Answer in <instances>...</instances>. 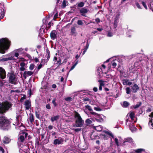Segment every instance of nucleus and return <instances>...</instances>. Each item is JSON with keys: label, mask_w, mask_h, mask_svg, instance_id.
I'll use <instances>...</instances> for the list:
<instances>
[{"label": "nucleus", "mask_w": 153, "mask_h": 153, "mask_svg": "<svg viewBox=\"0 0 153 153\" xmlns=\"http://www.w3.org/2000/svg\"><path fill=\"white\" fill-rule=\"evenodd\" d=\"M98 82H100L99 90L100 91H101L102 89V86H103L104 85V82L102 80H98Z\"/></svg>", "instance_id": "nucleus-17"}, {"label": "nucleus", "mask_w": 153, "mask_h": 153, "mask_svg": "<svg viewBox=\"0 0 153 153\" xmlns=\"http://www.w3.org/2000/svg\"><path fill=\"white\" fill-rule=\"evenodd\" d=\"M131 87L132 92L134 93L137 92L139 89L138 86L136 84H134L133 85L131 86Z\"/></svg>", "instance_id": "nucleus-14"}, {"label": "nucleus", "mask_w": 153, "mask_h": 153, "mask_svg": "<svg viewBox=\"0 0 153 153\" xmlns=\"http://www.w3.org/2000/svg\"><path fill=\"white\" fill-rule=\"evenodd\" d=\"M67 4V5L68 4V1H66V0H64L62 3V7L63 8H65Z\"/></svg>", "instance_id": "nucleus-24"}, {"label": "nucleus", "mask_w": 153, "mask_h": 153, "mask_svg": "<svg viewBox=\"0 0 153 153\" xmlns=\"http://www.w3.org/2000/svg\"><path fill=\"white\" fill-rule=\"evenodd\" d=\"M6 77V72L5 70L0 67V79H3Z\"/></svg>", "instance_id": "nucleus-7"}, {"label": "nucleus", "mask_w": 153, "mask_h": 153, "mask_svg": "<svg viewBox=\"0 0 153 153\" xmlns=\"http://www.w3.org/2000/svg\"><path fill=\"white\" fill-rule=\"evenodd\" d=\"M126 93L127 94H129L131 93V90L129 87H127L126 88Z\"/></svg>", "instance_id": "nucleus-37"}, {"label": "nucleus", "mask_w": 153, "mask_h": 153, "mask_svg": "<svg viewBox=\"0 0 153 153\" xmlns=\"http://www.w3.org/2000/svg\"><path fill=\"white\" fill-rule=\"evenodd\" d=\"M90 138L92 140H93L97 138V137L99 138V137L98 135L95 133V131H92L90 135Z\"/></svg>", "instance_id": "nucleus-15"}, {"label": "nucleus", "mask_w": 153, "mask_h": 153, "mask_svg": "<svg viewBox=\"0 0 153 153\" xmlns=\"http://www.w3.org/2000/svg\"><path fill=\"white\" fill-rule=\"evenodd\" d=\"M12 60V58L11 57H8L7 58H4L0 59V62H4L5 61H7L8 60Z\"/></svg>", "instance_id": "nucleus-28"}, {"label": "nucleus", "mask_w": 153, "mask_h": 153, "mask_svg": "<svg viewBox=\"0 0 153 153\" xmlns=\"http://www.w3.org/2000/svg\"><path fill=\"white\" fill-rule=\"evenodd\" d=\"M74 117L76 119L75 127H82L84 123V121L82 120L78 112H76Z\"/></svg>", "instance_id": "nucleus-4"}, {"label": "nucleus", "mask_w": 153, "mask_h": 153, "mask_svg": "<svg viewBox=\"0 0 153 153\" xmlns=\"http://www.w3.org/2000/svg\"><path fill=\"white\" fill-rule=\"evenodd\" d=\"M11 42L7 38H3L0 39V53L4 54L6 51L9 48Z\"/></svg>", "instance_id": "nucleus-1"}, {"label": "nucleus", "mask_w": 153, "mask_h": 153, "mask_svg": "<svg viewBox=\"0 0 153 153\" xmlns=\"http://www.w3.org/2000/svg\"><path fill=\"white\" fill-rule=\"evenodd\" d=\"M142 4L144 6V8L146 10L147 9V6H146V3L143 1H142Z\"/></svg>", "instance_id": "nucleus-45"}, {"label": "nucleus", "mask_w": 153, "mask_h": 153, "mask_svg": "<svg viewBox=\"0 0 153 153\" xmlns=\"http://www.w3.org/2000/svg\"><path fill=\"white\" fill-rule=\"evenodd\" d=\"M118 23V19L117 18H115L114 22V27L115 28H116L117 27Z\"/></svg>", "instance_id": "nucleus-19"}, {"label": "nucleus", "mask_w": 153, "mask_h": 153, "mask_svg": "<svg viewBox=\"0 0 153 153\" xmlns=\"http://www.w3.org/2000/svg\"><path fill=\"white\" fill-rule=\"evenodd\" d=\"M33 72L30 71H24L23 75L24 79H26L27 76H31L33 74Z\"/></svg>", "instance_id": "nucleus-12"}, {"label": "nucleus", "mask_w": 153, "mask_h": 153, "mask_svg": "<svg viewBox=\"0 0 153 153\" xmlns=\"http://www.w3.org/2000/svg\"><path fill=\"white\" fill-rule=\"evenodd\" d=\"M129 128L132 132L135 131L137 129L136 128L134 127L133 125L129 126Z\"/></svg>", "instance_id": "nucleus-29"}, {"label": "nucleus", "mask_w": 153, "mask_h": 153, "mask_svg": "<svg viewBox=\"0 0 153 153\" xmlns=\"http://www.w3.org/2000/svg\"><path fill=\"white\" fill-rule=\"evenodd\" d=\"M84 4L85 3L82 1L77 3L76 5H77L76 7H77V9H79V7H82L84 6Z\"/></svg>", "instance_id": "nucleus-18"}, {"label": "nucleus", "mask_w": 153, "mask_h": 153, "mask_svg": "<svg viewBox=\"0 0 153 153\" xmlns=\"http://www.w3.org/2000/svg\"><path fill=\"white\" fill-rule=\"evenodd\" d=\"M42 63H40V64L38 65L37 67V69L38 70H39L42 67Z\"/></svg>", "instance_id": "nucleus-55"}, {"label": "nucleus", "mask_w": 153, "mask_h": 153, "mask_svg": "<svg viewBox=\"0 0 153 153\" xmlns=\"http://www.w3.org/2000/svg\"><path fill=\"white\" fill-rule=\"evenodd\" d=\"M62 63V60L60 58H59L58 60L57 61V62L56 63V64H58V66L56 68V69L58 68V67Z\"/></svg>", "instance_id": "nucleus-33"}, {"label": "nucleus", "mask_w": 153, "mask_h": 153, "mask_svg": "<svg viewBox=\"0 0 153 153\" xmlns=\"http://www.w3.org/2000/svg\"><path fill=\"white\" fill-rule=\"evenodd\" d=\"M59 119V116H55L53 117H51V120L52 122H53L54 121L57 120Z\"/></svg>", "instance_id": "nucleus-23"}, {"label": "nucleus", "mask_w": 153, "mask_h": 153, "mask_svg": "<svg viewBox=\"0 0 153 153\" xmlns=\"http://www.w3.org/2000/svg\"><path fill=\"white\" fill-rule=\"evenodd\" d=\"M85 107L86 108L88 109L90 111H92V109L91 108V107L89 105H86L85 106Z\"/></svg>", "instance_id": "nucleus-40"}, {"label": "nucleus", "mask_w": 153, "mask_h": 153, "mask_svg": "<svg viewBox=\"0 0 153 153\" xmlns=\"http://www.w3.org/2000/svg\"><path fill=\"white\" fill-rule=\"evenodd\" d=\"M65 100L67 102H70L72 100V98L71 97H68L65 98Z\"/></svg>", "instance_id": "nucleus-39"}, {"label": "nucleus", "mask_w": 153, "mask_h": 153, "mask_svg": "<svg viewBox=\"0 0 153 153\" xmlns=\"http://www.w3.org/2000/svg\"><path fill=\"white\" fill-rule=\"evenodd\" d=\"M56 31L55 30H53L51 31L50 33V36L51 39L52 40H54L56 38Z\"/></svg>", "instance_id": "nucleus-13"}, {"label": "nucleus", "mask_w": 153, "mask_h": 153, "mask_svg": "<svg viewBox=\"0 0 153 153\" xmlns=\"http://www.w3.org/2000/svg\"><path fill=\"white\" fill-rule=\"evenodd\" d=\"M100 70H102L101 68H100V69L99 68L98 69H97V72L99 76H100Z\"/></svg>", "instance_id": "nucleus-60"}, {"label": "nucleus", "mask_w": 153, "mask_h": 153, "mask_svg": "<svg viewBox=\"0 0 153 153\" xmlns=\"http://www.w3.org/2000/svg\"><path fill=\"white\" fill-rule=\"evenodd\" d=\"M5 12V8L4 4L0 3V19H2L4 16Z\"/></svg>", "instance_id": "nucleus-6"}, {"label": "nucleus", "mask_w": 153, "mask_h": 153, "mask_svg": "<svg viewBox=\"0 0 153 153\" xmlns=\"http://www.w3.org/2000/svg\"><path fill=\"white\" fill-rule=\"evenodd\" d=\"M128 81V79H123L122 80V83L123 85H127V83Z\"/></svg>", "instance_id": "nucleus-31"}, {"label": "nucleus", "mask_w": 153, "mask_h": 153, "mask_svg": "<svg viewBox=\"0 0 153 153\" xmlns=\"http://www.w3.org/2000/svg\"><path fill=\"white\" fill-rule=\"evenodd\" d=\"M46 108L48 109H51V106L49 104H47L45 106Z\"/></svg>", "instance_id": "nucleus-49"}, {"label": "nucleus", "mask_w": 153, "mask_h": 153, "mask_svg": "<svg viewBox=\"0 0 153 153\" xmlns=\"http://www.w3.org/2000/svg\"><path fill=\"white\" fill-rule=\"evenodd\" d=\"M25 138L23 135H20L19 139L21 142L23 143L25 140Z\"/></svg>", "instance_id": "nucleus-27"}, {"label": "nucleus", "mask_w": 153, "mask_h": 153, "mask_svg": "<svg viewBox=\"0 0 153 153\" xmlns=\"http://www.w3.org/2000/svg\"><path fill=\"white\" fill-rule=\"evenodd\" d=\"M129 103L126 101H124L123 102V106L124 107H127L129 106Z\"/></svg>", "instance_id": "nucleus-32"}, {"label": "nucleus", "mask_w": 153, "mask_h": 153, "mask_svg": "<svg viewBox=\"0 0 153 153\" xmlns=\"http://www.w3.org/2000/svg\"><path fill=\"white\" fill-rule=\"evenodd\" d=\"M74 131L76 132H78L81 130V128H76L74 129Z\"/></svg>", "instance_id": "nucleus-50"}, {"label": "nucleus", "mask_w": 153, "mask_h": 153, "mask_svg": "<svg viewBox=\"0 0 153 153\" xmlns=\"http://www.w3.org/2000/svg\"><path fill=\"white\" fill-rule=\"evenodd\" d=\"M70 35L74 37H76L78 34V33L76 30L75 27H71V31L70 33Z\"/></svg>", "instance_id": "nucleus-8"}, {"label": "nucleus", "mask_w": 153, "mask_h": 153, "mask_svg": "<svg viewBox=\"0 0 153 153\" xmlns=\"http://www.w3.org/2000/svg\"><path fill=\"white\" fill-rule=\"evenodd\" d=\"M136 153H141L142 152H145V150L144 149H137L134 150Z\"/></svg>", "instance_id": "nucleus-21"}, {"label": "nucleus", "mask_w": 153, "mask_h": 153, "mask_svg": "<svg viewBox=\"0 0 153 153\" xmlns=\"http://www.w3.org/2000/svg\"><path fill=\"white\" fill-rule=\"evenodd\" d=\"M79 12L81 16L86 17L85 14L88 12V10L85 7H82L79 9Z\"/></svg>", "instance_id": "nucleus-10"}, {"label": "nucleus", "mask_w": 153, "mask_h": 153, "mask_svg": "<svg viewBox=\"0 0 153 153\" xmlns=\"http://www.w3.org/2000/svg\"><path fill=\"white\" fill-rule=\"evenodd\" d=\"M13 104L7 101L0 102V114L4 115L11 108Z\"/></svg>", "instance_id": "nucleus-3"}, {"label": "nucleus", "mask_w": 153, "mask_h": 153, "mask_svg": "<svg viewBox=\"0 0 153 153\" xmlns=\"http://www.w3.org/2000/svg\"><path fill=\"white\" fill-rule=\"evenodd\" d=\"M113 68H115L117 65V63L115 62H113L112 64Z\"/></svg>", "instance_id": "nucleus-61"}, {"label": "nucleus", "mask_w": 153, "mask_h": 153, "mask_svg": "<svg viewBox=\"0 0 153 153\" xmlns=\"http://www.w3.org/2000/svg\"><path fill=\"white\" fill-rule=\"evenodd\" d=\"M135 114L133 112H131L129 114V116L130 118H134V117Z\"/></svg>", "instance_id": "nucleus-42"}, {"label": "nucleus", "mask_w": 153, "mask_h": 153, "mask_svg": "<svg viewBox=\"0 0 153 153\" xmlns=\"http://www.w3.org/2000/svg\"><path fill=\"white\" fill-rule=\"evenodd\" d=\"M94 109L95 110L98 111H100L102 110V109L100 108L97 107H94Z\"/></svg>", "instance_id": "nucleus-48"}, {"label": "nucleus", "mask_w": 153, "mask_h": 153, "mask_svg": "<svg viewBox=\"0 0 153 153\" xmlns=\"http://www.w3.org/2000/svg\"><path fill=\"white\" fill-rule=\"evenodd\" d=\"M85 122L86 124L87 125L91 124L92 123V121L88 119H87L86 120Z\"/></svg>", "instance_id": "nucleus-35"}, {"label": "nucleus", "mask_w": 153, "mask_h": 153, "mask_svg": "<svg viewBox=\"0 0 153 153\" xmlns=\"http://www.w3.org/2000/svg\"><path fill=\"white\" fill-rule=\"evenodd\" d=\"M46 60H45V59H42L41 63H42L44 64L45 63L47 62H46Z\"/></svg>", "instance_id": "nucleus-64"}, {"label": "nucleus", "mask_w": 153, "mask_h": 153, "mask_svg": "<svg viewBox=\"0 0 153 153\" xmlns=\"http://www.w3.org/2000/svg\"><path fill=\"white\" fill-rule=\"evenodd\" d=\"M29 119L30 122L32 124L34 120V117L33 114H30Z\"/></svg>", "instance_id": "nucleus-26"}, {"label": "nucleus", "mask_w": 153, "mask_h": 153, "mask_svg": "<svg viewBox=\"0 0 153 153\" xmlns=\"http://www.w3.org/2000/svg\"><path fill=\"white\" fill-rule=\"evenodd\" d=\"M77 23L78 25H82L83 24L82 21L81 20H78Z\"/></svg>", "instance_id": "nucleus-44"}, {"label": "nucleus", "mask_w": 153, "mask_h": 153, "mask_svg": "<svg viewBox=\"0 0 153 153\" xmlns=\"http://www.w3.org/2000/svg\"><path fill=\"white\" fill-rule=\"evenodd\" d=\"M11 121L6 117L0 116V128L5 131H8L11 128Z\"/></svg>", "instance_id": "nucleus-2"}, {"label": "nucleus", "mask_w": 153, "mask_h": 153, "mask_svg": "<svg viewBox=\"0 0 153 153\" xmlns=\"http://www.w3.org/2000/svg\"><path fill=\"white\" fill-rule=\"evenodd\" d=\"M47 54L45 56L47 58L46 61V62H47L50 57V53L49 51L48 50H47Z\"/></svg>", "instance_id": "nucleus-20"}, {"label": "nucleus", "mask_w": 153, "mask_h": 153, "mask_svg": "<svg viewBox=\"0 0 153 153\" xmlns=\"http://www.w3.org/2000/svg\"><path fill=\"white\" fill-rule=\"evenodd\" d=\"M20 65L21 67H24L25 65V63L24 62H22L20 63Z\"/></svg>", "instance_id": "nucleus-59"}, {"label": "nucleus", "mask_w": 153, "mask_h": 153, "mask_svg": "<svg viewBox=\"0 0 153 153\" xmlns=\"http://www.w3.org/2000/svg\"><path fill=\"white\" fill-rule=\"evenodd\" d=\"M132 139L131 138H128L125 139V141L123 142L124 144L126 142L131 143L132 142Z\"/></svg>", "instance_id": "nucleus-30"}, {"label": "nucleus", "mask_w": 153, "mask_h": 153, "mask_svg": "<svg viewBox=\"0 0 153 153\" xmlns=\"http://www.w3.org/2000/svg\"><path fill=\"white\" fill-rule=\"evenodd\" d=\"M142 104V102H137V103L133 106V108L134 109H136L140 107Z\"/></svg>", "instance_id": "nucleus-22"}, {"label": "nucleus", "mask_w": 153, "mask_h": 153, "mask_svg": "<svg viewBox=\"0 0 153 153\" xmlns=\"http://www.w3.org/2000/svg\"><path fill=\"white\" fill-rule=\"evenodd\" d=\"M105 132L106 134L109 135L112 138H114V136L111 133L108 131H105Z\"/></svg>", "instance_id": "nucleus-34"}, {"label": "nucleus", "mask_w": 153, "mask_h": 153, "mask_svg": "<svg viewBox=\"0 0 153 153\" xmlns=\"http://www.w3.org/2000/svg\"><path fill=\"white\" fill-rule=\"evenodd\" d=\"M97 24H98L100 22V20L99 18H97L95 19Z\"/></svg>", "instance_id": "nucleus-52"}, {"label": "nucleus", "mask_w": 153, "mask_h": 153, "mask_svg": "<svg viewBox=\"0 0 153 153\" xmlns=\"http://www.w3.org/2000/svg\"><path fill=\"white\" fill-rule=\"evenodd\" d=\"M24 105L25 106V109L29 110L31 106V102L30 100H26L25 102Z\"/></svg>", "instance_id": "nucleus-11"}, {"label": "nucleus", "mask_w": 153, "mask_h": 153, "mask_svg": "<svg viewBox=\"0 0 153 153\" xmlns=\"http://www.w3.org/2000/svg\"><path fill=\"white\" fill-rule=\"evenodd\" d=\"M35 115L36 117L38 119L40 118L39 115L38 113V112L37 111H36L35 112Z\"/></svg>", "instance_id": "nucleus-46"}, {"label": "nucleus", "mask_w": 153, "mask_h": 153, "mask_svg": "<svg viewBox=\"0 0 153 153\" xmlns=\"http://www.w3.org/2000/svg\"><path fill=\"white\" fill-rule=\"evenodd\" d=\"M26 56L30 59L32 60V57L29 54H27L26 55Z\"/></svg>", "instance_id": "nucleus-51"}, {"label": "nucleus", "mask_w": 153, "mask_h": 153, "mask_svg": "<svg viewBox=\"0 0 153 153\" xmlns=\"http://www.w3.org/2000/svg\"><path fill=\"white\" fill-rule=\"evenodd\" d=\"M7 74V76L9 77V82L11 84L16 85L17 84V80L16 75L13 73H8Z\"/></svg>", "instance_id": "nucleus-5"}, {"label": "nucleus", "mask_w": 153, "mask_h": 153, "mask_svg": "<svg viewBox=\"0 0 153 153\" xmlns=\"http://www.w3.org/2000/svg\"><path fill=\"white\" fill-rule=\"evenodd\" d=\"M83 100L85 102L86 101H89V103H91V100H90L89 98H88V97H86L85 98H84L83 99Z\"/></svg>", "instance_id": "nucleus-43"}, {"label": "nucleus", "mask_w": 153, "mask_h": 153, "mask_svg": "<svg viewBox=\"0 0 153 153\" xmlns=\"http://www.w3.org/2000/svg\"><path fill=\"white\" fill-rule=\"evenodd\" d=\"M10 141V139L7 136H5L2 140L3 142L5 144L9 143Z\"/></svg>", "instance_id": "nucleus-16"}, {"label": "nucleus", "mask_w": 153, "mask_h": 153, "mask_svg": "<svg viewBox=\"0 0 153 153\" xmlns=\"http://www.w3.org/2000/svg\"><path fill=\"white\" fill-rule=\"evenodd\" d=\"M115 143L116 144V145L117 146H119V142L117 138H115L114 140Z\"/></svg>", "instance_id": "nucleus-47"}, {"label": "nucleus", "mask_w": 153, "mask_h": 153, "mask_svg": "<svg viewBox=\"0 0 153 153\" xmlns=\"http://www.w3.org/2000/svg\"><path fill=\"white\" fill-rule=\"evenodd\" d=\"M120 65H119L118 68H117V70L121 74H123V71L119 69V68H120Z\"/></svg>", "instance_id": "nucleus-54"}, {"label": "nucleus", "mask_w": 153, "mask_h": 153, "mask_svg": "<svg viewBox=\"0 0 153 153\" xmlns=\"http://www.w3.org/2000/svg\"><path fill=\"white\" fill-rule=\"evenodd\" d=\"M148 6L149 8L152 10V9H153V8L152 7L151 4H150L149 3L148 4Z\"/></svg>", "instance_id": "nucleus-63"}, {"label": "nucleus", "mask_w": 153, "mask_h": 153, "mask_svg": "<svg viewBox=\"0 0 153 153\" xmlns=\"http://www.w3.org/2000/svg\"><path fill=\"white\" fill-rule=\"evenodd\" d=\"M56 99L55 98H54L52 101V103L53 105V106L54 107H56L57 104L56 102Z\"/></svg>", "instance_id": "nucleus-38"}, {"label": "nucleus", "mask_w": 153, "mask_h": 153, "mask_svg": "<svg viewBox=\"0 0 153 153\" xmlns=\"http://www.w3.org/2000/svg\"><path fill=\"white\" fill-rule=\"evenodd\" d=\"M135 4H136V5L137 6V7L139 9H141V8L140 5L137 2H136L135 3Z\"/></svg>", "instance_id": "nucleus-53"}, {"label": "nucleus", "mask_w": 153, "mask_h": 153, "mask_svg": "<svg viewBox=\"0 0 153 153\" xmlns=\"http://www.w3.org/2000/svg\"><path fill=\"white\" fill-rule=\"evenodd\" d=\"M34 68V65L33 64H31L29 66V69L30 70H32Z\"/></svg>", "instance_id": "nucleus-41"}, {"label": "nucleus", "mask_w": 153, "mask_h": 153, "mask_svg": "<svg viewBox=\"0 0 153 153\" xmlns=\"http://www.w3.org/2000/svg\"><path fill=\"white\" fill-rule=\"evenodd\" d=\"M58 13H56V14L54 15V17H53V19L55 20L58 17Z\"/></svg>", "instance_id": "nucleus-57"}, {"label": "nucleus", "mask_w": 153, "mask_h": 153, "mask_svg": "<svg viewBox=\"0 0 153 153\" xmlns=\"http://www.w3.org/2000/svg\"><path fill=\"white\" fill-rule=\"evenodd\" d=\"M0 151H1L2 153L4 152V150L2 147L1 146H0Z\"/></svg>", "instance_id": "nucleus-58"}, {"label": "nucleus", "mask_w": 153, "mask_h": 153, "mask_svg": "<svg viewBox=\"0 0 153 153\" xmlns=\"http://www.w3.org/2000/svg\"><path fill=\"white\" fill-rule=\"evenodd\" d=\"M113 36L112 33L110 32H109L108 33L107 36L108 37H111Z\"/></svg>", "instance_id": "nucleus-62"}, {"label": "nucleus", "mask_w": 153, "mask_h": 153, "mask_svg": "<svg viewBox=\"0 0 153 153\" xmlns=\"http://www.w3.org/2000/svg\"><path fill=\"white\" fill-rule=\"evenodd\" d=\"M81 149L82 150H85L87 149V147L86 146H83Z\"/></svg>", "instance_id": "nucleus-56"}, {"label": "nucleus", "mask_w": 153, "mask_h": 153, "mask_svg": "<svg viewBox=\"0 0 153 153\" xmlns=\"http://www.w3.org/2000/svg\"><path fill=\"white\" fill-rule=\"evenodd\" d=\"M63 142V139L61 137H59L57 139H55L53 141V144L55 145H59L62 144Z\"/></svg>", "instance_id": "nucleus-9"}, {"label": "nucleus", "mask_w": 153, "mask_h": 153, "mask_svg": "<svg viewBox=\"0 0 153 153\" xmlns=\"http://www.w3.org/2000/svg\"><path fill=\"white\" fill-rule=\"evenodd\" d=\"M78 60H76L75 61V63L71 67L70 69V70L69 71H71L72 70H73L74 68L77 65V64H78Z\"/></svg>", "instance_id": "nucleus-25"}, {"label": "nucleus", "mask_w": 153, "mask_h": 153, "mask_svg": "<svg viewBox=\"0 0 153 153\" xmlns=\"http://www.w3.org/2000/svg\"><path fill=\"white\" fill-rule=\"evenodd\" d=\"M90 113L94 116H95L96 117H99L100 116V115L98 114L97 113H96L94 112H90Z\"/></svg>", "instance_id": "nucleus-36"}]
</instances>
